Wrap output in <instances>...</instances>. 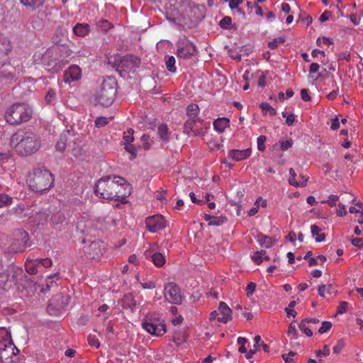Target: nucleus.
I'll list each match as a JSON object with an SVG mask.
<instances>
[{"label": "nucleus", "mask_w": 363, "mask_h": 363, "mask_svg": "<svg viewBox=\"0 0 363 363\" xmlns=\"http://www.w3.org/2000/svg\"><path fill=\"white\" fill-rule=\"evenodd\" d=\"M10 145L17 154L26 156L37 152L41 146V143L35 133L18 130L11 136Z\"/></svg>", "instance_id": "nucleus-1"}, {"label": "nucleus", "mask_w": 363, "mask_h": 363, "mask_svg": "<svg viewBox=\"0 0 363 363\" xmlns=\"http://www.w3.org/2000/svg\"><path fill=\"white\" fill-rule=\"evenodd\" d=\"M117 91V82L113 77L103 78L99 82L96 91V99L104 106H111L115 100Z\"/></svg>", "instance_id": "nucleus-2"}, {"label": "nucleus", "mask_w": 363, "mask_h": 363, "mask_svg": "<svg viewBox=\"0 0 363 363\" xmlns=\"http://www.w3.org/2000/svg\"><path fill=\"white\" fill-rule=\"evenodd\" d=\"M27 182L33 191L43 192L52 186L54 179L49 171L37 168L33 170Z\"/></svg>", "instance_id": "nucleus-3"}, {"label": "nucleus", "mask_w": 363, "mask_h": 363, "mask_svg": "<svg viewBox=\"0 0 363 363\" xmlns=\"http://www.w3.org/2000/svg\"><path fill=\"white\" fill-rule=\"evenodd\" d=\"M33 110L27 104L17 103L8 108L5 118L11 125H18L28 121L32 116Z\"/></svg>", "instance_id": "nucleus-4"}, {"label": "nucleus", "mask_w": 363, "mask_h": 363, "mask_svg": "<svg viewBox=\"0 0 363 363\" xmlns=\"http://www.w3.org/2000/svg\"><path fill=\"white\" fill-rule=\"evenodd\" d=\"M18 352L10 332L5 328H0V361L2 363H12Z\"/></svg>", "instance_id": "nucleus-5"}, {"label": "nucleus", "mask_w": 363, "mask_h": 363, "mask_svg": "<svg viewBox=\"0 0 363 363\" xmlns=\"http://www.w3.org/2000/svg\"><path fill=\"white\" fill-rule=\"evenodd\" d=\"M142 328L147 333L154 336H162L166 333V325L164 320L155 314H147L143 320Z\"/></svg>", "instance_id": "nucleus-6"}, {"label": "nucleus", "mask_w": 363, "mask_h": 363, "mask_svg": "<svg viewBox=\"0 0 363 363\" xmlns=\"http://www.w3.org/2000/svg\"><path fill=\"white\" fill-rule=\"evenodd\" d=\"M109 185H111L109 187L113 189L111 199L122 200L130 194V184L121 177H114V183H111Z\"/></svg>", "instance_id": "nucleus-7"}, {"label": "nucleus", "mask_w": 363, "mask_h": 363, "mask_svg": "<svg viewBox=\"0 0 363 363\" xmlns=\"http://www.w3.org/2000/svg\"><path fill=\"white\" fill-rule=\"evenodd\" d=\"M28 245V234L22 229L16 230L13 235L11 250L15 253L20 252Z\"/></svg>", "instance_id": "nucleus-8"}, {"label": "nucleus", "mask_w": 363, "mask_h": 363, "mask_svg": "<svg viewBox=\"0 0 363 363\" xmlns=\"http://www.w3.org/2000/svg\"><path fill=\"white\" fill-rule=\"evenodd\" d=\"M111 183H114V177H107L99 179L95 186V194L101 199H111L113 189L109 187Z\"/></svg>", "instance_id": "nucleus-9"}, {"label": "nucleus", "mask_w": 363, "mask_h": 363, "mask_svg": "<svg viewBox=\"0 0 363 363\" xmlns=\"http://www.w3.org/2000/svg\"><path fill=\"white\" fill-rule=\"evenodd\" d=\"M177 46L176 55L181 59H189L196 52V45L186 38L179 39L177 43Z\"/></svg>", "instance_id": "nucleus-10"}, {"label": "nucleus", "mask_w": 363, "mask_h": 363, "mask_svg": "<svg viewBox=\"0 0 363 363\" xmlns=\"http://www.w3.org/2000/svg\"><path fill=\"white\" fill-rule=\"evenodd\" d=\"M145 225L150 233H156L167 227V220L161 214H156L147 217Z\"/></svg>", "instance_id": "nucleus-11"}, {"label": "nucleus", "mask_w": 363, "mask_h": 363, "mask_svg": "<svg viewBox=\"0 0 363 363\" xmlns=\"http://www.w3.org/2000/svg\"><path fill=\"white\" fill-rule=\"evenodd\" d=\"M164 295L166 300L174 304H180L182 296L179 287L173 282H169L164 286Z\"/></svg>", "instance_id": "nucleus-12"}, {"label": "nucleus", "mask_w": 363, "mask_h": 363, "mask_svg": "<svg viewBox=\"0 0 363 363\" xmlns=\"http://www.w3.org/2000/svg\"><path fill=\"white\" fill-rule=\"evenodd\" d=\"M185 132L189 135H204L206 129V124L201 119H188L184 125Z\"/></svg>", "instance_id": "nucleus-13"}, {"label": "nucleus", "mask_w": 363, "mask_h": 363, "mask_svg": "<svg viewBox=\"0 0 363 363\" xmlns=\"http://www.w3.org/2000/svg\"><path fill=\"white\" fill-rule=\"evenodd\" d=\"M106 250V245L101 240H94L84 247L85 253L91 259L101 257Z\"/></svg>", "instance_id": "nucleus-14"}, {"label": "nucleus", "mask_w": 363, "mask_h": 363, "mask_svg": "<svg viewBox=\"0 0 363 363\" xmlns=\"http://www.w3.org/2000/svg\"><path fill=\"white\" fill-rule=\"evenodd\" d=\"M55 55L57 57V60L60 62H67V58L72 54L71 50L67 47H56L52 49L48 50L45 55L43 56V60H45L50 55Z\"/></svg>", "instance_id": "nucleus-15"}, {"label": "nucleus", "mask_w": 363, "mask_h": 363, "mask_svg": "<svg viewBox=\"0 0 363 363\" xmlns=\"http://www.w3.org/2000/svg\"><path fill=\"white\" fill-rule=\"evenodd\" d=\"M82 76V69L75 65H70L63 74V81L66 84L79 81Z\"/></svg>", "instance_id": "nucleus-16"}, {"label": "nucleus", "mask_w": 363, "mask_h": 363, "mask_svg": "<svg viewBox=\"0 0 363 363\" xmlns=\"http://www.w3.org/2000/svg\"><path fill=\"white\" fill-rule=\"evenodd\" d=\"M133 133L134 130L132 128H130L127 132H125L123 133L122 140V143L124 145V148L127 152H128L131 155V160L135 159L137 156V150L131 144L134 140Z\"/></svg>", "instance_id": "nucleus-17"}, {"label": "nucleus", "mask_w": 363, "mask_h": 363, "mask_svg": "<svg viewBox=\"0 0 363 363\" xmlns=\"http://www.w3.org/2000/svg\"><path fill=\"white\" fill-rule=\"evenodd\" d=\"M140 65L139 58L134 55L125 56L121 62L120 66L124 71L134 72Z\"/></svg>", "instance_id": "nucleus-18"}, {"label": "nucleus", "mask_w": 363, "mask_h": 363, "mask_svg": "<svg viewBox=\"0 0 363 363\" xmlns=\"http://www.w3.org/2000/svg\"><path fill=\"white\" fill-rule=\"evenodd\" d=\"M252 154L250 148L245 150H230L228 152V157L235 162H239L248 158Z\"/></svg>", "instance_id": "nucleus-19"}, {"label": "nucleus", "mask_w": 363, "mask_h": 363, "mask_svg": "<svg viewBox=\"0 0 363 363\" xmlns=\"http://www.w3.org/2000/svg\"><path fill=\"white\" fill-rule=\"evenodd\" d=\"M217 311L220 315L218 317V321L226 323L231 320V309L225 302L220 303Z\"/></svg>", "instance_id": "nucleus-20"}, {"label": "nucleus", "mask_w": 363, "mask_h": 363, "mask_svg": "<svg viewBox=\"0 0 363 363\" xmlns=\"http://www.w3.org/2000/svg\"><path fill=\"white\" fill-rule=\"evenodd\" d=\"M12 211L19 218H26L28 220V219H30L32 217L31 216L33 215V210L27 208V206L23 203L18 204L16 206L13 208Z\"/></svg>", "instance_id": "nucleus-21"}, {"label": "nucleus", "mask_w": 363, "mask_h": 363, "mask_svg": "<svg viewBox=\"0 0 363 363\" xmlns=\"http://www.w3.org/2000/svg\"><path fill=\"white\" fill-rule=\"evenodd\" d=\"M12 45L10 40L5 35L0 33V59L6 60V56L11 51ZM1 63L0 62V65Z\"/></svg>", "instance_id": "nucleus-22"}, {"label": "nucleus", "mask_w": 363, "mask_h": 363, "mask_svg": "<svg viewBox=\"0 0 363 363\" xmlns=\"http://www.w3.org/2000/svg\"><path fill=\"white\" fill-rule=\"evenodd\" d=\"M213 125L214 130L217 133H223L225 130L230 126V120L225 117L218 118L213 121Z\"/></svg>", "instance_id": "nucleus-23"}, {"label": "nucleus", "mask_w": 363, "mask_h": 363, "mask_svg": "<svg viewBox=\"0 0 363 363\" xmlns=\"http://www.w3.org/2000/svg\"><path fill=\"white\" fill-rule=\"evenodd\" d=\"M28 220L35 225H43L48 220V215L44 212H36L33 211V215Z\"/></svg>", "instance_id": "nucleus-24"}, {"label": "nucleus", "mask_w": 363, "mask_h": 363, "mask_svg": "<svg viewBox=\"0 0 363 363\" xmlns=\"http://www.w3.org/2000/svg\"><path fill=\"white\" fill-rule=\"evenodd\" d=\"M289 175L290 177L289 179V183L290 185L296 186V187H303L307 185V182L308 181V178H305L303 181H296V174L295 170L293 168L289 169Z\"/></svg>", "instance_id": "nucleus-25"}, {"label": "nucleus", "mask_w": 363, "mask_h": 363, "mask_svg": "<svg viewBox=\"0 0 363 363\" xmlns=\"http://www.w3.org/2000/svg\"><path fill=\"white\" fill-rule=\"evenodd\" d=\"M74 34L79 37H84L89 32V26L86 23H77L74 28Z\"/></svg>", "instance_id": "nucleus-26"}, {"label": "nucleus", "mask_w": 363, "mask_h": 363, "mask_svg": "<svg viewBox=\"0 0 363 363\" xmlns=\"http://www.w3.org/2000/svg\"><path fill=\"white\" fill-rule=\"evenodd\" d=\"M321 228L315 225L311 226V233L317 242H323L325 239V235L324 233H321Z\"/></svg>", "instance_id": "nucleus-27"}, {"label": "nucleus", "mask_w": 363, "mask_h": 363, "mask_svg": "<svg viewBox=\"0 0 363 363\" xmlns=\"http://www.w3.org/2000/svg\"><path fill=\"white\" fill-rule=\"evenodd\" d=\"M187 115L189 116V119H200L198 117V114L199 113V107L196 104H191L186 108Z\"/></svg>", "instance_id": "nucleus-28"}, {"label": "nucleus", "mask_w": 363, "mask_h": 363, "mask_svg": "<svg viewBox=\"0 0 363 363\" xmlns=\"http://www.w3.org/2000/svg\"><path fill=\"white\" fill-rule=\"evenodd\" d=\"M151 259L154 264L157 267H162L166 262L165 257L164 255L157 252L152 254Z\"/></svg>", "instance_id": "nucleus-29"}, {"label": "nucleus", "mask_w": 363, "mask_h": 363, "mask_svg": "<svg viewBox=\"0 0 363 363\" xmlns=\"http://www.w3.org/2000/svg\"><path fill=\"white\" fill-rule=\"evenodd\" d=\"M335 294V289L332 284H322L318 288V294L323 298L326 297V294Z\"/></svg>", "instance_id": "nucleus-30"}, {"label": "nucleus", "mask_w": 363, "mask_h": 363, "mask_svg": "<svg viewBox=\"0 0 363 363\" xmlns=\"http://www.w3.org/2000/svg\"><path fill=\"white\" fill-rule=\"evenodd\" d=\"M39 266L37 259H27L25 264L26 272L30 274H35L37 273V267Z\"/></svg>", "instance_id": "nucleus-31"}, {"label": "nucleus", "mask_w": 363, "mask_h": 363, "mask_svg": "<svg viewBox=\"0 0 363 363\" xmlns=\"http://www.w3.org/2000/svg\"><path fill=\"white\" fill-rule=\"evenodd\" d=\"M165 65L167 70L170 72L174 73L177 71L175 66L176 60L172 55H166L164 57Z\"/></svg>", "instance_id": "nucleus-32"}, {"label": "nucleus", "mask_w": 363, "mask_h": 363, "mask_svg": "<svg viewBox=\"0 0 363 363\" xmlns=\"http://www.w3.org/2000/svg\"><path fill=\"white\" fill-rule=\"evenodd\" d=\"M44 1L45 0H21V2L23 5L30 8L32 10H35L41 6Z\"/></svg>", "instance_id": "nucleus-33"}, {"label": "nucleus", "mask_w": 363, "mask_h": 363, "mask_svg": "<svg viewBox=\"0 0 363 363\" xmlns=\"http://www.w3.org/2000/svg\"><path fill=\"white\" fill-rule=\"evenodd\" d=\"M269 257L264 250L256 252L252 257V259L257 264L262 262L264 259H268Z\"/></svg>", "instance_id": "nucleus-34"}, {"label": "nucleus", "mask_w": 363, "mask_h": 363, "mask_svg": "<svg viewBox=\"0 0 363 363\" xmlns=\"http://www.w3.org/2000/svg\"><path fill=\"white\" fill-rule=\"evenodd\" d=\"M157 133L162 140L167 141L169 140V133L167 125H160L157 128Z\"/></svg>", "instance_id": "nucleus-35"}, {"label": "nucleus", "mask_w": 363, "mask_h": 363, "mask_svg": "<svg viewBox=\"0 0 363 363\" xmlns=\"http://www.w3.org/2000/svg\"><path fill=\"white\" fill-rule=\"evenodd\" d=\"M259 106L264 115L269 113L270 116H274L277 114L276 109L267 102L262 103Z\"/></svg>", "instance_id": "nucleus-36"}, {"label": "nucleus", "mask_w": 363, "mask_h": 363, "mask_svg": "<svg viewBox=\"0 0 363 363\" xmlns=\"http://www.w3.org/2000/svg\"><path fill=\"white\" fill-rule=\"evenodd\" d=\"M204 220L208 221L209 225H220L223 223V219L220 217H215L209 214H205Z\"/></svg>", "instance_id": "nucleus-37"}, {"label": "nucleus", "mask_w": 363, "mask_h": 363, "mask_svg": "<svg viewBox=\"0 0 363 363\" xmlns=\"http://www.w3.org/2000/svg\"><path fill=\"white\" fill-rule=\"evenodd\" d=\"M257 240L261 245H262L267 248L270 247L273 245L272 238H270L269 237L263 235H258Z\"/></svg>", "instance_id": "nucleus-38"}, {"label": "nucleus", "mask_w": 363, "mask_h": 363, "mask_svg": "<svg viewBox=\"0 0 363 363\" xmlns=\"http://www.w3.org/2000/svg\"><path fill=\"white\" fill-rule=\"evenodd\" d=\"M345 339L342 338L337 340L336 345L333 347V351L334 354H340L345 347Z\"/></svg>", "instance_id": "nucleus-39"}, {"label": "nucleus", "mask_w": 363, "mask_h": 363, "mask_svg": "<svg viewBox=\"0 0 363 363\" xmlns=\"http://www.w3.org/2000/svg\"><path fill=\"white\" fill-rule=\"evenodd\" d=\"M282 116L286 118V124L289 126L292 125L296 121V116L291 113L283 111Z\"/></svg>", "instance_id": "nucleus-40"}, {"label": "nucleus", "mask_w": 363, "mask_h": 363, "mask_svg": "<svg viewBox=\"0 0 363 363\" xmlns=\"http://www.w3.org/2000/svg\"><path fill=\"white\" fill-rule=\"evenodd\" d=\"M12 201V197L9 195L4 194H0V208H3L11 204Z\"/></svg>", "instance_id": "nucleus-41"}, {"label": "nucleus", "mask_w": 363, "mask_h": 363, "mask_svg": "<svg viewBox=\"0 0 363 363\" xmlns=\"http://www.w3.org/2000/svg\"><path fill=\"white\" fill-rule=\"evenodd\" d=\"M332 84H333V86L334 87V89L332 91H330V93H328L327 94V98L329 100L335 99L339 94V89H338V86L334 79H332Z\"/></svg>", "instance_id": "nucleus-42"}, {"label": "nucleus", "mask_w": 363, "mask_h": 363, "mask_svg": "<svg viewBox=\"0 0 363 363\" xmlns=\"http://www.w3.org/2000/svg\"><path fill=\"white\" fill-rule=\"evenodd\" d=\"M51 221L55 225L62 224L65 221V217L63 214L59 213L52 216Z\"/></svg>", "instance_id": "nucleus-43"}, {"label": "nucleus", "mask_w": 363, "mask_h": 363, "mask_svg": "<svg viewBox=\"0 0 363 363\" xmlns=\"http://www.w3.org/2000/svg\"><path fill=\"white\" fill-rule=\"evenodd\" d=\"M339 200V196L335 194H330L326 200L323 201V203H328L330 206L334 207L337 204V201Z\"/></svg>", "instance_id": "nucleus-44"}, {"label": "nucleus", "mask_w": 363, "mask_h": 363, "mask_svg": "<svg viewBox=\"0 0 363 363\" xmlns=\"http://www.w3.org/2000/svg\"><path fill=\"white\" fill-rule=\"evenodd\" d=\"M354 206H350L349 212L350 213H362L363 212V203L357 202L354 203Z\"/></svg>", "instance_id": "nucleus-45"}, {"label": "nucleus", "mask_w": 363, "mask_h": 363, "mask_svg": "<svg viewBox=\"0 0 363 363\" xmlns=\"http://www.w3.org/2000/svg\"><path fill=\"white\" fill-rule=\"evenodd\" d=\"M87 340L89 345H91V347L99 348L101 345L99 339L96 337L95 335H89L88 336Z\"/></svg>", "instance_id": "nucleus-46"}, {"label": "nucleus", "mask_w": 363, "mask_h": 363, "mask_svg": "<svg viewBox=\"0 0 363 363\" xmlns=\"http://www.w3.org/2000/svg\"><path fill=\"white\" fill-rule=\"evenodd\" d=\"M288 335L291 339H296L298 337L297 330L293 323H291L288 328Z\"/></svg>", "instance_id": "nucleus-47"}, {"label": "nucleus", "mask_w": 363, "mask_h": 363, "mask_svg": "<svg viewBox=\"0 0 363 363\" xmlns=\"http://www.w3.org/2000/svg\"><path fill=\"white\" fill-rule=\"evenodd\" d=\"M332 328V323L330 321H324L322 323L320 328L318 330V332L320 334L325 333L328 332Z\"/></svg>", "instance_id": "nucleus-48"}, {"label": "nucleus", "mask_w": 363, "mask_h": 363, "mask_svg": "<svg viewBox=\"0 0 363 363\" xmlns=\"http://www.w3.org/2000/svg\"><path fill=\"white\" fill-rule=\"evenodd\" d=\"M231 23H232L231 18L228 17V16H225L220 21L219 25L222 28L228 29L230 28Z\"/></svg>", "instance_id": "nucleus-49"}, {"label": "nucleus", "mask_w": 363, "mask_h": 363, "mask_svg": "<svg viewBox=\"0 0 363 363\" xmlns=\"http://www.w3.org/2000/svg\"><path fill=\"white\" fill-rule=\"evenodd\" d=\"M266 136L264 135H259L257 138V149L259 151H264L265 150V142H266Z\"/></svg>", "instance_id": "nucleus-50"}, {"label": "nucleus", "mask_w": 363, "mask_h": 363, "mask_svg": "<svg viewBox=\"0 0 363 363\" xmlns=\"http://www.w3.org/2000/svg\"><path fill=\"white\" fill-rule=\"evenodd\" d=\"M298 328L300 330L303 332L308 337H311L313 335L312 330L306 326L305 320H302L298 324Z\"/></svg>", "instance_id": "nucleus-51"}, {"label": "nucleus", "mask_w": 363, "mask_h": 363, "mask_svg": "<svg viewBox=\"0 0 363 363\" xmlns=\"http://www.w3.org/2000/svg\"><path fill=\"white\" fill-rule=\"evenodd\" d=\"M348 307V303L346 301H341L337 308V314H342L346 312Z\"/></svg>", "instance_id": "nucleus-52"}, {"label": "nucleus", "mask_w": 363, "mask_h": 363, "mask_svg": "<svg viewBox=\"0 0 363 363\" xmlns=\"http://www.w3.org/2000/svg\"><path fill=\"white\" fill-rule=\"evenodd\" d=\"M108 123V118L106 117H98L95 121V125L98 128L104 126Z\"/></svg>", "instance_id": "nucleus-53"}, {"label": "nucleus", "mask_w": 363, "mask_h": 363, "mask_svg": "<svg viewBox=\"0 0 363 363\" xmlns=\"http://www.w3.org/2000/svg\"><path fill=\"white\" fill-rule=\"evenodd\" d=\"M66 147V140L65 138L61 137L56 144V149L60 152H63Z\"/></svg>", "instance_id": "nucleus-54"}, {"label": "nucleus", "mask_w": 363, "mask_h": 363, "mask_svg": "<svg viewBox=\"0 0 363 363\" xmlns=\"http://www.w3.org/2000/svg\"><path fill=\"white\" fill-rule=\"evenodd\" d=\"M347 214L346 206L345 204L340 203L338 204V208L336 211V215L342 217Z\"/></svg>", "instance_id": "nucleus-55"}, {"label": "nucleus", "mask_w": 363, "mask_h": 363, "mask_svg": "<svg viewBox=\"0 0 363 363\" xmlns=\"http://www.w3.org/2000/svg\"><path fill=\"white\" fill-rule=\"evenodd\" d=\"M284 41V40L282 38H275L268 43V46L271 49H275L281 43H283Z\"/></svg>", "instance_id": "nucleus-56"}, {"label": "nucleus", "mask_w": 363, "mask_h": 363, "mask_svg": "<svg viewBox=\"0 0 363 363\" xmlns=\"http://www.w3.org/2000/svg\"><path fill=\"white\" fill-rule=\"evenodd\" d=\"M141 140L143 141V147L145 150H148L151 147V143H150V137L145 134L143 135L141 137Z\"/></svg>", "instance_id": "nucleus-57"}, {"label": "nucleus", "mask_w": 363, "mask_h": 363, "mask_svg": "<svg viewBox=\"0 0 363 363\" xmlns=\"http://www.w3.org/2000/svg\"><path fill=\"white\" fill-rule=\"evenodd\" d=\"M38 264H42L43 267L48 268L52 266V261L50 258L37 259Z\"/></svg>", "instance_id": "nucleus-58"}, {"label": "nucleus", "mask_w": 363, "mask_h": 363, "mask_svg": "<svg viewBox=\"0 0 363 363\" xmlns=\"http://www.w3.org/2000/svg\"><path fill=\"white\" fill-rule=\"evenodd\" d=\"M316 356L323 355L327 357L330 354V347L328 345H325L322 350L315 351Z\"/></svg>", "instance_id": "nucleus-59"}, {"label": "nucleus", "mask_w": 363, "mask_h": 363, "mask_svg": "<svg viewBox=\"0 0 363 363\" xmlns=\"http://www.w3.org/2000/svg\"><path fill=\"white\" fill-rule=\"evenodd\" d=\"M293 145L292 140H286L285 141L280 142V147L282 150H287Z\"/></svg>", "instance_id": "nucleus-60"}, {"label": "nucleus", "mask_w": 363, "mask_h": 363, "mask_svg": "<svg viewBox=\"0 0 363 363\" xmlns=\"http://www.w3.org/2000/svg\"><path fill=\"white\" fill-rule=\"evenodd\" d=\"M140 286L145 289H152L156 286L153 280H149L145 283H140Z\"/></svg>", "instance_id": "nucleus-61"}, {"label": "nucleus", "mask_w": 363, "mask_h": 363, "mask_svg": "<svg viewBox=\"0 0 363 363\" xmlns=\"http://www.w3.org/2000/svg\"><path fill=\"white\" fill-rule=\"evenodd\" d=\"M8 281V275L4 272H0V289H3Z\"/></svg>", "instance_id": "nucleus-62"}, {"label": "nucleus", "mask_w": 363, "mask_h": 363, "mask_svg": "<svg viewBox=\"0 0 363 363\" xmlns=\"http://www.w3.org/2000/svg\"><path fill=\"white\" fill-rule=\"evenodd\" d=\"M340 128V121L339 118L336 116L331 120V125L330 128L333 130H335Z\"/></svg>", "instance_id": "nucleus-63"}, {"label": "nucleus", "mask_w": 363, "mask_h": 363, "mask_svg": "<svg viewBox=\"0 0 363 363\" xmlns=\"http://www.w3.org/2000/svg\"><path fill=\"white\" fill-rule=\"evenodd\" d=\"M255 205L258 207L259 206H261L262 207H266L267 206V200L263 199L262 197L259 196L256 199Z\"/></svg>", "instance_id": "nucleus-64"}]
</instances>
